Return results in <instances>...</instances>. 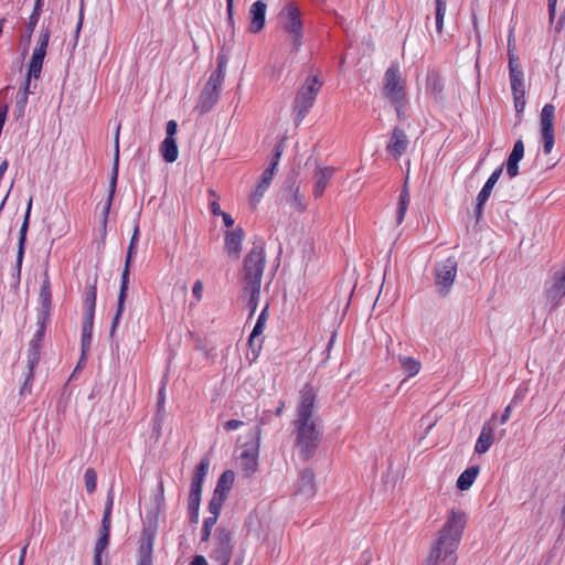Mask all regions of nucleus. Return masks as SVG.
<instances>
[{"mask_svg":"<svg viewBox=\"0 0 565 565\" xmlns=\"http://www.w3.org/2000/svg\"><path fill=\"white\" fill-rule=\"evenodd\" d=\"M220 97V89H212L205 85L200 95L199 110L201 114L210 111L217 103Z\"/></svg>","mask_w":565,"mask_h":565,"instance_id":"nucleus-24","label":"nucleus"},{"mask_svg":"<svg viewBox=\"0 0 565 565\" xmlns=\"http://www.w3.org/2000/svg\"><path fill=\"white\" fill-rule=\"evenodd\" d=\"M524 156V143H514L513 150L507 160V173L510 178H514L519 173V162Z\"/></svg>","mask_w":565,"mask_h":565,"instance_id":"nucleus-26","label":"nucleus"},{"mask_svg":"<svg viewBox=\"0 0 565 565\" xmlns=\"http://www.w3.org/2000/svg\"><path fill=\"white\" fill-rule=\"evenodd\" d=\"M404 139H405L404 131L401 129H394L392 141H404Z\"/></svg>","mask_w":565,"mask_h":565,"instance_id":"nucleus-62","label":"nucleus"},{"mask_svg":"<svg viewBox=\"0 0 565 565\" xmlns=\"http://www.w3.org/2000/svg\"><path fill=\"white\" fill-rule=\"evenodd\" d=\"M244 444L239 447L238 463L244 477H250L258 467L260 444V429L255 426L246 435Z\"/></svg>","mask_w":565,"mask_h":565,"instance_id":"nucleus-6","label":"nucleus"},{"mask_svg":"<svg viewBox=\"0 0 565 565\" xmlns=\"http://www.w3.org/2000/svg\"><path fill=\"white\" fill-rule=\"evenodd\" d=\"M216 521H217L216 516H209L204 520L203 526L201 530V541L202 542H207L210 540L212 529L215 525Z\"/></svg>","mask_w":565,"mask_h":565,"instance_id":"nucleus-45","label":"nucleus"},{"mask_svg":"<svg viewBox=\"0 0 565 565\" xmlns=\"http://www.w3.org/2000/svg\"><path fill=\"white\" fill-rule=\"evenodd\" d=\"M96 287L89 286L85 292V305L84 307H96Z\"/></svg>","mask_w":565,"mask_h":565,"instance_id":"nucleus-49","label":"nucleus"},{"mask_svg":"<svg viewBox=\"0 0 565 565\" xmlns=\"http://www.w3.org/2000/svg\"><path fill=\"white\" fill-rule=\"evenodd\" d=\"M31 78L32 77H29V74H26V78L23 83V86L20 88L19 92L21 93H26V95H31V94H34V90H35V87L36 85H34L33 87H31Z\"/></svg>","mask_w":565,"mask_h":565,"instance_id":"nucleus-56","label":"nucleus"},{"mask_svg":"<svg viewBox=\"0 0 565 565\" xmlns=\"http://www.w3.org/2000/svg\"><path fill=\"white\" fill-rule=\"evenodd\" d=\"M220 216H222L224 225L226 227H231L234 225V218L230 214L223 212Z\"/></svg>","mask_w":565,"mask_h":565,"instance_id":"nucleus-63","label":"nucleus"},{"mask_svg":"<svg viewBox=\"0 0 565 565\" xmlns=\"http://www.w3.org/2000/svg\"><path fill=\"white\" fill-rule=\"evenodd\" d=\"M296 447L303 460L311 458L321 440V420L317 415V391L306 384L299 392L294 420Z\"/></svg>","mask_w":565,"mask_h":565,"instance_id":"nucleus-1","label":"nucleus"},{"mask_svg":"<svg viewBox=\"0 0 565 565\" xmlns=\"http://www.w3.org/2000/svg\"><path fill=\"white\" fill-rule=\"evenodd\" d=\"M312 164L315 166L313 195L316 198H320L323 194L329 180L332 178L334 169L332 167H320L317 164L316 160L312 161Z\"/></svg>","mask_w":565,"mask_h":565,"instance_id":"nucleus-18","label":"nucleus"},{"mask_svg":"<svg viewBox=\"0 0 565 565\" xmlns=\"http://www.w3.org/2000/svg\"><path fill=\"white\" fill-rule=\"evenodd\" d=\"M110 525L102 523V530L98 541L95 545L94 565H102V554L109 544Z\"/></svg>","mask_w":565,"mask_h":565,"instance_id":"nucleus-27","label":"nucleus"},{"mask_svg":"<svg viewBox=\"0 0 565 565\" xmlns=\"http://www.w3.org/2000/svg\"><path fill=\"white\" fill-rule=\"evenodd\" d=\"M33 377H34V369H26V372L24 373V382L20 387V395L22 397H25L31 394Z\"/></svg>","mask_w":565,"mask_h":565,"instance_id":"nucleus-43","label":"nucleus"},{"mask_svg":"<svg viewBox=\"0 0 565 565\" xmlns=\"http://www.w3.org/2000/svg\"><path fill=\"white\" fill-rule=\"evenodd\" d=\"M177 128H178L177 121H174V120L168 121L167 128H166L167 136L163 141H174L173 137L177 132Z\"/></svg>","mask_w":565,"mask_h":565,"instance_id":"nucleus-52","label":"nucleus"},{"mask_svg":"<svg viewBox=\"0 0 565 565\" xmlns=\"http://www.w3.org/2000/svg\"><path fill=\"white\" fill-rule=\"evenodd\" d=\"M266 3L263 0H257L254 2L249 9V26L248 31L250 33H258L265 26L266 21Z\"/></svg>","mask_w":565,"mask_h":565,"instance_id":"nucleus-16","label":"nucleus"},{"mask_svg":"<svg viewBox=\"0 0 565 565\" xmlns=\"http://www.w3.org/2000/svg\"><path fill=\"white\" fill-rule=\"evenodd\" d=\"M153 536L143 532L138 547V563H152Z\"/></svg>","mask_w":565,"mask_h":565,"instance_id":"nucleus-25","label":"nucleus"},{"mask_svg":"<svg viewBox=\"0 0 565 565\" xmlns=\"http://www.w3.org/2000/svg\"><path fill=\"white\" fill-rule=\"evenodd\" d=\"M510 416H511V406L508 405L504 408V411H503V413H502V415L500 417V424L501 425L505 424L509 420Z\"/></svg>","mask_w":565,"mask_h":565,"instance_id":"nucleus-61","label":"nucleus"},{"mask_svg":"<svg viewBox=\"0 0 565 565\" xmlns=\"http://www.w3.org/2000/svg\"><path fill=\"white\" fill-rule=\"evenodd\" d=\"M113 504H114V495H113V490H109L108 494H107V502H106V505H105V509H104V515H103V520H102V523L103 524H111V509H113Z\"/></svg>","mask_w":565,"mask_h":565,"instance_id":"nucleus-47","label":"nucleus"},{"mask_svg":"<svg viewBox=\"0 0 565 565\" xmlns=\"http://www.w3.org/2000/svg\"><path fill=\"white\" fill-rule=\"evenodd\" d=\"M285 201L297 213H302L307 206L305 196L299 192V185L292 183L287 192L285 191Z\"/></svg>","mask_w":565,"mask_h":565,"instance_id":"nucleus-22","label":"nucleus"},{"mask_svg":"<svg viewBox=\"0 0 565 565\" xmlns=\"http://www.w3.org/2000/svg\"><path fill=\"white\" fill-rule=\"evenodd\" d=\"M31 207H32V199H30L28 202L23 223L19 231L17 259H15V265L13 267V271L11 274V280H12L11 285L14 288H17L21 281V268H22V263H23L24 252H25L26 233H28V228H29Z\"/></svg>","mask_w":565,"mask_h":565,"instance_id":"nucleus-11","label":"nucleus"},{"mask_svg":"<svg viewBox=\"0 0 565 565\" xmlns=\"http://www.w3.org/2000/svg\"><path fill=\"white\" fill-rule=\"evenodd\" d=\"M203 291V282L201 280H196L192 288V294L195 297V300L199 302L202 298Z\"/></svg>","mask_w":565,"mask_h":565,"instance_id":"nucleus-57","label":"nucleus"},{"mask_svg":"<svg viewBox=\"0 0 565 565\" xmlns=\"http://www.w3.org/2000/svg\"><path fill=\"white\" fill-rule=\"evenodd\" d=\"M234 477L235 476L232 470L224 471L217 480L214 492L226 498L227 492L234 482Z\"/></svg>","mask_w":565,"mask_h":565,"instance_id":"nucleus-32","label":"nucleus"},{"mask_svg":"<svg viewBox=\"0 0 565 565\" xmlns=\"http://www.w3.org/2000/svg\"><path fill=\"white\" fill-rule=\"evenodd\" d=\"M28 97L26 93L18 92L17 94V108L20 113H23L25 109V106L28 104Z\"/></svg>","mask_w":565,"mask_h":565,"instance_id":"nucleus-53","label":"nucleus"},{"mask_svg":"<svg viewBox=\"0 0 565 565\" xmlns=\"http://www.w3.org/2000/svg\"><path fill=\"white\" fill-rule=\"evenodd\" d=\"M281 145L282 143H279V146H281ZM281 153H282V151L280 150V147H277L276 152L274 154V158H273L269 167L263 171L260 180H259L256 189L250 194L249 201L253 205H256L257 203H259V201L264 196L265 192L269 188L273 177H274V173L279 164Z\"/></svg>","mask_w":565,"mask_h":565,"instance_id":"nucleus-13","label":"nucleus"},{"mask_svg":"<svg viewBox=\"0 0 565 565\" xmlns=\"http://www.w3.org/2000/svg\"><path fill=\"white\" fill-rule=\"evenodd\" d=\"M210 462L207 459H202L199 466L196 467L192 481H191V490L202 491L203 481L209 470Z\"/></svg>","mask_w":565,"mask_h":565,"instance_id":"nucleus-29","label":"nucleus"},{"mask_svg":"<svg viewBox=\"0 0 565 565\" xmlns=\"http://www.w3.org/2000/svg\"><path fill=\"white\" fill-rule=\"evenodd\" d=\"M548 295L553 299H559L565 296V268L555 273L554 282L548 289Z\"/></svg>","mask_w":565,"mask_h":565,"instance_id":"nucleus-30","label":"nucleus"},{"mask_svg":"<svg viewBox=\"0 0 565 565\" xmlns=\"http://www.w3.org/2000/svg\"><path fill=\"white\" fill-rule=\"evenodd\" d=\"M39 19L40 18H38V13H31V15L29 17V20L26 22V33L29 36L33 33L39 22Z\"/></svg>","mask_w":565,"mask_h":565,"instance_id":"nucleus-54","label":"nucleus"},{"mask_svg":"<svg viewBox=\"0 0 565 565\" xmlns=\"http://www.w3.org/2000/svg\"><path fill=\"white\" fill-rule=\"evenodd\" d=\"M243 425H244V423L242 420L230 419L224 423V429L227 431L236 430V429L241 428Z\"/></svg>","mask_w":565,"mask_h":565,"instance_id":"nucleus-55","label":"nucleus"},{"mask_svg":"<svg viewBox=\"0 0 565 565\" xmlns=\"http://www.w3.org/2000/svg\"><path fill=\"white\" fill-rule=\"evenodd\" d=\"M397 361L401 364L402 370L408 377H413L420 372L422 363L419 362V360L415 358L398 354Z\"/></svg>","mask_w":565,"mask_h":565,"instance_id":"nucleus-28","label":"nucleus"},{"mask_svg":"<svg viewBox=\"0 0 565 565\" xmlns=\"http://www.w3.org/2000/svg\"><path fill=\"white\" fill-rule=\"evenodd\" d=\"M41 349L29 344L26 353V369H35L41 358Z\"/></svg>","mask_w":565,"mask_h":565,"instance_id":"nucleus-41","label":"nucleus"},{"mask_svg":"<svg viewBox=\"0 0 565 565\" xmlns=\"http://www.w3.org/2000/svg\"><path fill=\"white\" fill-rule=\"evenodd\" d=\"M497 418V415L493 414L490 420L486 422L481 428L480 435L475 445V452L481 455L487 452L491 445L494 441V425L493 420Z\"/></svg>","mask_w":565,"mask_h":565,"instance_id":"nucleus-15","label":"nucleus"},{"mask_svg":"<svg viewBox=\"0 0 565 565\" xmlns=\"http://www.w3.org/2000/svg\"><path fill=\"white\" fill-rule=\"evenodd\" d=\"M303 26L301 20V12L294 3L285 6V46L287 47V55L285 60L290 63L298 61V54L303 44Z\"/></svg>","mask_w":565,"mask_h":565,"instance_id":"nucleus-4","label":"nucleus"},{"mask_svg":"<svg viewBox=\"0 0 565 565\" xmlns=\"http://www.w3.org/2000/svg\"><path fill=\"white\" fill-rule=\"evenodd\" d=\"M444 88L443 82L439 75L435 72H430L427 75V89L438 96Z\"/></svg>","mask_w":565,"mask_h":565,"instance_id":"nucleus-38","label":"nucleus"},{"mask_svg":"<svg viewBox=\"0 0 565 565\" xmlns=\"http://www.w3.org/2000/svg\"><path fill=\"white\" fill-rule=\"evenodd\" d=\"M232 535L225 529H217L213 537V547L210 553L212 561L218 565H228L232 556Z\"/></svg>","mask_w":565,"mask_h":565,"instance_id":"nucleus-10","label":"nucleus"},{"mask_svg":"<svg viewBox=\"0 0 565 565\" xmlns=\"http://www.w3.org/2000/svg\"><path fill=\"white\" fill-rule=\"evenodd\" d=\"M201 494H202V491L190 489L188 508H189V512H190L192 519L195 522L198 521V518H199Z\"/></svg>","mask_w":565,"mask_h":565,"instance_id":"nucleus-35","label":"nucleus"},{"mask_svg":"<svg viewBox=\"0 0 565 565\" xmlns=\"http://www.w3.org/2000/svg\"><path fill=\"white\" fill-rule=\"evenodd\" d=\"M47 323L49 321H42L40 318L36 319L38 329L29 343L30 345L42 348Z\"/></svg>","mask_w":565,"mask_h":565,"instance_id":"nucleus-37","label":"nucleus"},{"mask_svg":"<svg viewBox=\"0 0 565 565\" xmlns=\"http://www.w3.org/2000/svg\"><path fill=\"white\" fill-rule=\"evenodd\" d=\"M407 143H388L387 145V152L390 156H393L395 158L399 157L402 153L405 152Z\"/></svg>","mask_w":565,"mask_h":565,"instance_id":"nucleus-50","label":"nucleus"},{"mask_svg":"<svg viewBox=\"0 0 565 565\" xmlns=\"http://www.w3.org/2000/svg\"><path fill=\"white\" fill-rule=\"evenodd\" d=\"M323 85V81L319 75H310L299 87L295 100L292 115L296 125H299L313 106L317 95Z\"/></svg>","mask_w":565,"mask_h":565,"instance_id":"nucleus-5","label":"nucleus"},{"mask_svg":"<svg viewBox=\"0 0 565 565\" xmlns=\"http://www.w3.org/2000/svg\"><path fill=\"white\" fill-rule=\"evenodd\" d=\"M95 307H84L83 326L94 327Z\"/></svg>","mask_w":565,"mask_h":565,"instance_id":"nucleus-51","label":"nucleus"},{"mask_svg":"<svg viewBox=\"0 0 565 565\" xmlns=\"http://www.w3.org/2000/svg\"><path fill=\"white\" fill-rule=\"evenodd\" d=\"M315 476L309 469L303 470L296 484V494L305 499H310L315 495Z\"/></svg>","mask_w":565,"mask_h":565,"instance_id":"nucleus-21","label":"nucleus"},{"mask_svg":"<svg viewBox=\"0 0 565 565\" xmlns=\"http://www.w3.org/2000/svg\"><path fill=\"white\" fill-rule=\"evenodd\" d=\"M509 77L516 113H522L525 107L524 73L516 54H510Z\"/></svg>","mask_w":565,"mask_h":565,"instance_id":"nucleus-7","label":"nucleus"},{"mask_svg":"<svg viewBox=\"0 0 565 565\" xmlns=\"http://www.w3.org/2000/svg\"><path fill=\"white\" fill-rule=\"evenodd\" d=\"M268 317V306H265L262 310L260 315L258 316V319L256 321V324L254 326V329L249 335V345L252 347L255 342V340L263 333L266 321Z\"/></svg>","mask_w":565,"mask_h":565,"instance_id":"nucleus-34","label":"nucleus"},{"mask_svg":"<svg viewBox=\"0 0 565 565\" xmlns=\"http://www.w3.org/2000/svg\"><path fill=\"white\" fill-rule=\"evenodd\" d=\"M446 9L447 0H436V31L438 33L443 31Z\"/></svg>","mask_w":565,"mask_h":565,"instance_id":"nucleus-40","label":"nucleus"},{"mask_svg":"<svg viewBox=\"0 0 565 565\" xmlns=\"http://www.w3.org/2000/svg\"><path fill=\"white\" fill-rule=\"evenodd\" d=\"M408 204H409V192H408L407 188L405 186L399 194L397 217H396V221L398 224H401L403 222L406 211L408 209Z\"/></svg>","mask_w":565,"mask_h":565,"instance_id":"nucleus-36","label":"nucleus"},{"mask_svg":"<svg viewBox=\"0 0 565 565\" xmlns=\"http://www.w3.org/2000/svg\"><path fill=\"white\" fill-rule=\"evenodd\" d=\"M502 170L503 168L502 167H499L497 168L492 173L491 175L489 177V179L486 181L484 185L482 186L481 191L478 193L477 195V205H476V213H477V216H480L481 213H482V209H483V205L486 204V202L488 201V199L490 198L491 195V192L495 185V183L498 182L501 173H502Z\"/></svg>","mask_w":565,"mask_h":565,"instance_id":"nucleus-17","label":"nucleus"},{"mask_svg":"<svg viewBox=\"0 0 565 565\" xmlns=\"http://www.w3.org/2000/svg\"><path fill=\"white\" fill-rule=\"evenodd\" d=\"M92 338H93V327L89 326H83L82 327V349L83 352L89 349L92 344Z\"/></svg>","mask_w":565,"mask_h":565,"instance_id":"nucleus-48","label":"nucleus"},{"mask_svg":"<svg viewBox=\"0 0 565 565\" xmlns=\"http://www.w3.org/2000/svg\"><path fill=\"white\" fill-rule=\"evenodd\" d=\"M49 40H50V32H47V31L40 36L38 45L33 51V54H32V57H31V61L29 64V68H28L29 77H34V78L40 77L42 66H43V61L46 55V47L49 44Z\"/></svg>","mask_w":565,"mask_h":565,"instance_id":"nucleus-14","label":"nucleus"},{"mask_svg":"<svg viewBox=\"0 0 565 565\" xmlns=\"http://www.w3.org/2000/svg\"><path fill=\"white\" fill-rule=\"evenodd\" d=\"M210 211L214 216H218L223 213L221 206L216 200L210 201Z\"/></svg>","mask_w":565,"mask_h":565,"instance_id":"nucleus-59","label":"nucleus"},{"mask_svg":"<svg viewBox=\"0 0 565 565\" xmlns=\"http://www.w3.org/2000/svg\"><path fill=\"white\" fill-rule=\"evenodd\" d=\"M384 93L397 107L399 114L401 103L405 97L404 86L401 82L399 70L397 66H390L384 74Z\"/></svg>","mask_w":565,"mask_h":565,"instance_id":"nucleus-12","label":"nucleus"},{"mask_svg":"<svg viewBox=\"0 0 565 565\" xmlns=\"http://www.w3.org/2000/svg\"><path fill=\"white\" fill-rule=\"evenodd\" d=\"M243 238L244 232L242 228H235L225 234V249L230 256L238 257Z\"/></svg>","mask_w":565,"mask_h":565,"instance_id":"nucleus-23","label":"nucleus"},{"mask_svg":"<svg viewBox=\"0 0 565 565\" xmlns=\"http://www.w3.org/2000/svg\"><path fill=\"white\" fill-rule=\"evenodd\" d=\"M264 267L265 256L263 248L254 246L244 260V290L249 294L247 301L249 316L255 313L258 306Z\"/></svg>","mask_w":565,"mask_h":565,"instance_id":"nucleus-3","label":"nucleus"},{"mask_svg":"<svg viewBox=\"0 0 565 565\" xmlns=\"http://www.w3.org/2000/svg\"><path fill=\"white\" fill-rule=\"evenodd\" d=\"M226 13L228 18V22H233V13H234V0H226Z\"/></svg>","mask_w":565,"mask_h":565,"instance_id":"nucleus-60","label":"nucleus"},{"mask_svg":"<svg viewBox=\"0 0 565 565\" xmlns=\"http://www.w3.org/2000/svg\"><path fill=\"white\" fill-rule=\"evenodd\" d=\"M555 107L546 104L541 111V136L542 141H554V120Z\"/></svg>","mask_w":565,"mask_h":565,"instance_id":"nucleus-19","label":"nucleus"},{"mask_svg":"<svg viewBox=\"0 0 565 565\" xmlns=\"http://www.w3.org/2000/svg\"><path fill=\"white\" fill-rule=\"evenodd\" d=\"M178 143H162L161 154L166 162L172 163L178 159L179 150Z\"/></svg>","mask_w":565,"mask_h":565,"instance_id":"nucleus-39","label":"nucleus"},{"mask_svg":"<svg viewBox=\"0 0 565 565\" xmlns=\"http://www.w3.org/2000/svg\"><path fill=\"white\" fill-rule=\"evenodd\" d=\"M118 161H119V142H116L115 150H114L113 173H111V179H110V193H109L108 203L106 206V212H108V210H109V206H110V203L113 200V195H114V192L116 189V182H117V177H118Z\"/></svg>","mask_w":565,"mask_h":565,"instance_id":"nucleus-33","label":"nucleus"},{"mask_svg":"<svg viewBox=\"0 0 565 565\" xmlns=\"http://www.w3.org/2000/svg\"><path fill=\"white\" fill-rule=\"evenodd\" d=\"M138 233H139V230L138 227L135 228V232H134V235L131 237V241H130V244H129V247H128V252H127V256H126V262H125V267H124V270H122V274H121V281H120V289H119V296H118V303H117V310H116V315L113 319V323H111V335L114 334L115 332V329L119 322V319H120V316L124 311V305H125V299H126V296H127V290H128V285H129V270H130V265H131V260H132V257H134V254H135V247H136V244H137V241H138Z\"/></svg>","mask_w":565,"mask_h":565,"instance_id":"nucleus-8","label":"nucleus"},{"mask_svg":"<svg viewBox=\"0 0 565 565\" xmlns=\"http://www.w3.org/2000/svg\"><path fill=\"white\" fill-rule=\"evenodd\" d=\"M225 499H226L225 497H223L218 493H215V492L213 493V497L209 503V512L211 513V516H216V519L218 518Z\"/></svg>","mask_w":565,"mask_h":565,"instance_id":"nucleus-42","label":"nucleus"},{"mask_svg":"<svg viewBox=\"0 0 565 565\" xmlns=\"http://www.w3.org/2000/svg\"><path fill=\"white\" fill-rule=\"evenodd\" d=\"M478 473H479L478 467L467 468L457 479L458 489H460L461 491L468 490L475 482Z\"/></svg>","mask_w":565,"mask_h":565,"instance_id":"nucleus-31","label":"nucleus"},{"mask_svg":"<svg viewBox=\"0 0 565 565\" xmlns=\"http://www.w3.org/2000/svg\"><path fill=\"white\" fill-rule=\"evenodd\" d=\"M190 565H209L205 557L202 555H196L191 561Z\"/></svg>","mask_w":565,"mask_h":565,"instance_id":"nucleus-64","label":"nucleus"},{"mask_svg":"<svg viewBox=\"0 0 565 565\" xmlns=\"http://www.w3.org/2000/svg\"><path fill=\"white\" fill-rule=\"evenodd\" d=\"M467 515L463 511L451 509L441 529L437 532L425 565H456L457 550L459 547Z\"/></svg>","mask_w":565,"mask_h":565,"instance_id":"nucleus-2","label":"nucleus"},{"mask_svg":"<svg viewBox=\"0 0 565 565\" xmlns=\"http://www.w3.org/2000/svg\"><path fill=\"white\" fill-rule=\"evenodd\" d=\"M51 313V287L49 278L43 280L39 295L38 318L42 321H50Z\"/></svg>","mask_w":565,"mask_h":565,"instance_id":"nucleus-20","label":"nucleus"},{"mask_svg":"<svg viewBox=\"0 0 565 565\" xmlns=\"http://www.w3.org/2000/svg\"><path fill=\"white\" fill-rule=\"evenodd\" d=\"M85 488L88 493H93L97 486V475L93 468H88L84 475Z\"/></svg>","mask_w":565,"mask_h":565,"instance_id":"nucleus-44","label":"nucleus"},{"mask_svg":"<svg viewBox=\"0 0 565 565\" xmlns=\"http://www.w3.org/2000/svg\"><path fill=\"white\" fill-rule=\"evenodd\" d=\"M457 275V260L455 257H448L435 266V282L437 291L441 296H446L455 281Z\"/></svg>","mask_w":565,"mask_h":565,"instance_id":"nucleus-9","label":"nucleus"},{"mask_svg":"<svg viewBox=\"0 0 565 565\" xmlns=\"http://www.w3.org/2000/svg\"><path fill=\"white\" fill-rule=\"evenodd\" d=\"M224 78L225 74L221 73V71H214L210 75L205 85L212 87V89H221Z\"/></svg>","mask_w":565,"mask_h":565,"instance_id":"nucleus-46","label":"nucleus"},{"mask_svg":"<svg viewBox=\"0 0 565 565\" xmlns=\"http://www.w3.org/2000/svg\"><path fill=\"white\" fill-rule=\"evenodd\" d=\"M227 60L224 55H218L217 57V66L215 71H221V73H226Z\"/></svg>","mask_w":565,"mask_h":565,"instance_id":"nucleus-58","label":"nucleus"}]
</instances>
